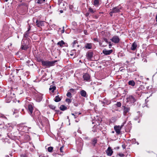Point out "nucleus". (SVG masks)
<instances>
[{
  "label": "nucleus",
  "instance_id": "obj_18",
  "mask_svg": "<svg viewBox=\"0 0 157 157\" xmlns=\"http://www.w3.org/2000/svg\"><path fill=\"white\" fill-rule=\"evenodd\" d=\"M30 128L26 126H24L23 127L22 130L23 131V132H26L27 131H29V129Z\"/></svg>",
  "mask_w": 157,
  "mask_h": 157
},
{
  "label": "nucleus",
  "instance_id": "obj_38",
  "mask_svg": "<svg viewBox=\"0 0 157 157\" xmlns=\"http://www.w3.org/2000/svg\"><path fill=\"white\" fill-rule=\"evenodd\" d=\"M108 44H109V48H111V47H112V44H111V43H110V42H109L108 43Z\"/></svg>",
  "mask_w": 157,
  "mask_h": 157
},
{
  "label": "nucleus",
  "instance_id": "obj_5",
  "mask_svg": "<svg viewBox=\"0 0 157 157\" xmlns=\"http://www.w3.org/2000/svg\"><path fill=\"white\" fill-rule=\"evenodd\" d=\"M136 101L135 98L132 96H129L127 98V102L130 103H134Z\"/></svg>",
  "mask_w": 157,
  "mask_h": 157
},
{
  "label": "nucleus",
  "instance_id": "obj_25",
  "mask_svg": "<svg viewBox=\"0 0 157 157\" xmlns=\"http://www.w3.org/2000/svg\"><path fill=\"white\" fill-rule=\"evenodd\" d=\"M56 87L55 86H53L52 87H50L49 88V90H51L52 92L53 93L54 92V90H56Z\"/></svg>",
  "mask_w": 157,
  "mask_h": 157
},
{
  "label": "nucleus",
  "instance_id": "obj_53",
  "mask_svg": "<svg viewBox=\"0 0 157 157\" xmlns=\"http://www.w3.org/2000/svg\"><path fill=\"white\" fill-rule=\"evenodd\" d=\"M81 114V113H79L78 114Z\"/></svg>",
  "mask_w": 157,
  "mask_h": 157
},
{
  "label": "nucleus",
  "instance_id": "obj_22",
  "mask_svg": "<svg viewBox=\"0 0 157 157\" xmlns=\"http://www.w3.org/2000/svg\"><path fill=\"white\" fill-rule=\"evenodd\" d=\"M67 107L64 105H61L60 107V109L61 110L64 111L67 109Z\"/></svg>",
  "mask_w": 157,
  "mask_h": 157
},
{
  "label": "nucleus",
  "instance_id": "obj_1",
  "mask_svg": "<svg viewBox=\"0 0 157 157\" xmlns=\"http://www.w3.org/2000/svg\"><path fill=\"white\" fill-rule=\"evenodd\" d=\"M126 123V122H123L122 124V125L121 126L120 125H118V126H115L114 127V129L115 130L116 132L118 134H119L121 132V130L122 128V127H123V126Z\"/></svg>",
  "mask_w": 157,
  "mask_h": 157
},
{
  "label": "nucleus",
  "instance_id": "obj_21",
  "mask_svg": "<svg viewBox=\"0 0 157 157\" xmlns=\"http://www.w3.org/2000/svg\"><path fill=\"white\" fill-rule=\"evenodd\" d=\"M65 44L63 40H61L57 43V44L59 45L60 47H62Z\"/></svg>",
  "mask_w": 157,
  "mask_h": 157
},
{
  "label": "nucleus",
  "instance_id": "obj_29",
  "mask_svg": "<svg viewBox=\"0 0 157 157\" xmlns=\"http://www.w3.org/2000/svg\"><path fill=\"white\" fill-rule=\"evenodd\" d=\"M68 103V104H69L71 102V99L69 98H67L65 100Z\"/></svg>",
  "mask_w": 157,
  "mask_h": 157
},
{
  "label": "nucleus",
  "instance_id": "obj_47",
  "mask_svg": "<svg viewBox=\"0 0 157 157\" xmlns=\"http://www.w3.org/2000/svg\"><path fill=\"white\" fill-rule=\"evenodd\" d=\"M84 32L85 34L86 35V31L85 30L84 31Z\"/></svg>",
  "mask_w": 157,
  "mask_h": 157
},
{
  "label": "nucleus",
  "instance_id": "obj_6",
  "mask_svg": "<svg viewBox=\"0 0 157 157\" xmlns=\"http://www.w3.org/2000/svg\"><path fill=\"white\" fill-rule=\"evenodd\" d=\"M111 40L115 43H118L120 41V39L118 36H115L111 39Z\"/></svg>",
  "mask_w": 157,
  "mask_h": 157
},
{
  "label": "nucleus",
  "instance_id": "obj_3",
  "mask_svg": "<svg viewBox=\"0 0 157 157\" xmlns=\"http://www.w3.org/2000/svg\"><path fill=\"white\" fill-rule=\"evenodd\" d=\"M121 9V8L120 6H117L116 7L113 8L112 11L109 13L110 15L111 16H112V13H116L119 12L120 11V9Z\"/></svg>",
  "mask_w": 157,
  "mask_h": 157
},
{
  "label": "nucleus",
  "instance_id": "obj_44",
  "mask_svg": "<svg viewBox=\"0 0 157 157\" xmlns=\"http://www.w3.org/2000/svg\"><path fill=\"white\" fill-rule=\"evenodd\" d=\"M60 13H63V10H60Z\"/></svg>",
  "mask_w": 157,
  "mask_h": 157
},
{
  "label": "nucleus",
  "instance_id": "obj_41",
  "mask_svg": "<svg viewBox=\"0 0 157 157\" xmlns=\"http://www.w3.org/2000/svg\"><path fill=\"white\" fill-rule=\"evenodd\" d=\"M119 155L121 157H123L124 156V155L122 153H119Z\"/></svg>",
  "mask_w": 157,
  "mask_h": 157
},
{
  "label": "nucleus",
  "instance_id": "obj_32",
  "mask_svg": "<svg viewBox=\"0 0 157 157\" xmlns=\"http://www.w3.org/2000/svg\"><path fill=\"white\" fill-rule=\"evenodd\" d=\"M49 108L52 109H54L56 108V107L53 105H49Z\"/></svg>",
  "mask_w": 157,
  "mask_h": 157
},
{
  "label": "nucleus",
  "instance_id": "obj_33",
  "mask_svg": "<svg viewBox=\"0 0 157 157\" xmlns=\"http://www.w3.org/2000/svg\"><path fill=\"white\" fill-rule=\"evenodd\" d=\"M67 96L68 97L71 98L72 97L71 94L70 92H68L67 94Z\"/></svg>",
  "mask_w": 157,
  "mask_h": 157
},
{
  "label": "nucleus",
  "instance_id": "obj_43",
  "mask_svg": "<svg viewBox=\"0 0 157 157\" xmlns=\"http://www.w3.org/2000/svg\"><path fill=\"white\" fill-rule=\"evenodd\" d=\"M74 118H77V115H75L74 116Z\"/></svg>",
  "mask_w": 157,
  "mask_h": 157
},
{
  "label": "nucleus",
  "instance_id": "obj_17",
  "mask_svg": "<svg viewBox=\"0 0 157 157\" xmlns=\"http://www.w3.org/2000/svg\"><path fill=\"white\" fill-rule=\"evenodd\" d=\"M99 0H93V4L96 6H98L99 5Z\"/></svg>",
  "mask_w": 157,
  "mask_h": 157
},
{
  "label": "nucleus",
  "instance_id": "obj_9",
  "mask_svg": "<svg viewBox=\"0 0 157 157\" xmlns=\"http://www.w3.org/2000/svg\"><path fill=\"white\" fill-rule=\"evenodd\" d=\"M84 80L88 81L90 79V77L89 75L87 73H85L83 75Z\"/></svg>",
  "mask_w": 157,
  "mask_h": 157
},
{
  "label": "nucleus",
  "instance_id": "obj_23",
  "mask_svg": "<svg viewBox=\"0 0 157 157\" xmlns=\"http://www.w3.org/2000/svg\"><path fill=\"white\" fill-rule=\"evenodd\" d=\"M60 98L58 97V96H56L54 99V101L56 102L60 101Z\"/></svg>",
  "mask_w": 157,
  "mask_h": 157
},
{
  "label": "nucleus",
  "instance_id": "obj_16",
  "mask_svg": "<svg viewBox=\"0 0 157 157\" xmlns=\"http://www.w3.org/2000/svg\"><path fill=\"white\" fill-rule=\"evenodd\" d=\"M137 45L136 43L135 42H134L132 44V46L131 47V49L132 50H134L136 49L137 47Z\"/></svg>",
  "mask_w": 157,
  "mask_h": 157
},
{
  "label": "nucleus",
  "instance_id": "obj_10",
  "mask_svg": "<svg viewBox=\"0 0 157 157\" xmlns=\"http://www.w3.org/2000/svg\"><path fill=\"white\" fill-rule=\"evenodd\" d=\"M123 108V114L124 115H125L126 114L128 113L129 110H130V108L129 107H125V106H123L122 107Z\"/></svg>",
  "mask_w": 157,
  "mask_h": 157
},
{
  "label": "nucleus",
  "instance_id": "obj_27",
  "mask_svg": "<svg viewBox=\"0 0 157 157\" xmlns=\"http://www.w3.org/2000/svg\"><path fill=\"white\" fill-rule=\"evenodd\" d=\"M30 28H29L28 30H27V31L25 33V34H24V36L25 37H27V36H28V34H29V33H28V32H29V31L30 30Z\"/></svg>",
  "mask_w": 157,
  "mask_h": 157
},
{
  "label": "nucleus",
  "instance_id": "obj_19",
  "mask_svg": "<svg viewBox=\"0 0 157 157\" xmlns=\"http://www.w3.org/2000/svg\"><path fill=\"white\" fill-rule=\"evenodd\" d=\"M80 94L82 96L84 97H86V92L84 90H82L80 92Z\"/></svg>",
  "mask_w": 157,
  "mask_h": 157
},
{
  "label": "nucleus",
  "instance_id": "obj_31",
  "mask_svg": "<svg viewBox=\"0 0 157 157\" xmlns=\"http://www.w3.org/2000/svg\"><path fill=\"white\" fill-rule=\"evenodd\" d=\"M64 148V146H62L60 148V151L61 153H62V155H63L64 154L63 152V149Z\"/></svg>",
  "mask_w": 157,
  "mask_h": 157
},
{
  "label": "nucleus",
  "instance_id": "obj_40",
  "mask_svg": "<svg viewBox=\"0 0 157 157\" xmlns=\"http://www.w3.org/2000/svg\"><path fill=\"white\" fill-rule=\"evenodd\" d=\"M21 157H27L25 154H22L21 155Z\"/></svg>",
  "mask_w": 157,
  "mask_h": 157
},
{
  "label": "nucleus",
  "instance_id": "obj_13",
  "mask_svg": "<svg viewBox=\"0 0 157 157\" xmlns=\"http://www.w3.org/2000/svg\"><path fill=\"white\" fill-rule=\"evenodd\" d=\"M93 54L92 52H89L86 54V57L88 59L90 60L93 57Z\"/></svg>",
  "mask_w": 157,
  "mask_h": 157
},
{
  "label": "nucleus",
  "instance_id": "obj_51",
  "mask_svg": "<svg viewBox=\"0 0 157 157\" xmlns=\"http://www.w3.org/2000/svg\"><path fill=\"white\" fill-rule=\"evenodd\" d=\"M8 0H5L6 2H7Z\"/></svg>",
  "mask_w": 157,
  "mask_h": 157
},
{
  "label": "nucleus",
  "instance_id": "obj_39",
  "mask_svg": "<svg viewBox=\"0 0 157 157\" xmlns=\"http://www.w3.org/2000/svg\"><path fill=\"white\" fill-rule=\"evenodd\" d=\"M21 48H22V49L25 50L27 48L26 47H25L23 46H21Z\"/></svg>",
  "mask_w": 157,
  "mask_h": 157
},
{
  "label": "nucleus",
  "instance_id": "obj_52",
  "mask_svg": "<svg viewBox=\"0 0 157 157\" xmlns=\"http://www.w3.org/2000/svg\"><path fill=\"white\" fill-rule=\"evenodd\" d=\"M146 61V60H145H145H144V62H145V61Z\"/></svg>",
  "mask_w": 157,
  "mask_h": 157
},
{
  "label": "nucleus",
  "instance_id": "obj_45",
  "mask_svg": "<svg viewBox=\"0 0 157 157\" xmlns=\"http://www.w3.org/2000/svg\"><path fill=\"white\" fill-rule=\"evenodd\" d=\"M155 19H156V21L157 22V14L156 15Z\"/></svg>",
  "mask_w": 157,
  "mask_h": 157
},
{
  "label": "nucleus",
  "instance_id": "obj_49",
  "mask_svg": "<svg viewBox=\"0 0 157 157\" xmlns=\"http://www.w3.org/2000/svg\"><path fill=\"white\" fill-rule=\"evenodd\" d=\"M72 115H73V116H74L75 115V114H74V113H72Z\"/></svg>",
  "mask_w": 157,
  "mask_h": 157
},
{
  "label": "nucleus",
  "instance_id": "obj_4",
  "mask_svg": "<svg viewBox=\"0 0 157 157\" xmlns=\"http://www.w3.org/2000/svg\"><path fill=\"white\" fill-rule=\"evenodd\" d=\"M10 95H11L10 96L7 95H6V101L7 103H10L15 97L14 94L11 93Z\"/></svg>",
  "mask_w": 157,
  "mask_h": 157
},
{
  "label": "nucleus",
  "instance_id": "obj_20",
  "mask_svg": "<svg viewBox=\"0 0 157 157\" xmlns=\"http://www.w3.org/2000/svg\"><path fill=\"white\" fill-rule=\"evenodd\" d=\"M128 84L129 85H131L132 86H134L135 85V82L133 80H131L128 82Z\"/></svg>",
  "mask_w": 157,
  "mask_h": 157
},
{
  "label": "nucleus",
  "instance_id": "obj_48",
  "mask_svg": "<svg viewBox=\"0 0 157 157\" xmlns=\"http://www.w3.org/2000/svg\"><path fill=\"white\" fill-rule=\"evenodd\" d=\"M88 15H89V13H87L86 14V16H87Z\"/></svg>",
  "mask_w": 157,
  "mask_h": 157
},
{
  "label": "nucleus",
  "instance_id": "obj_35",
  "mask_svg": "<svg viewBox=\"0 0 157 157\" xmlns=\"http://www.w3.org/2000/svg\"><path fill=\"white\" fill-rule=\"evenodd\" d=\"M89 11L92 13H93L94 12V11L93 9L91 8H89Z\"/></svg>",
  "mask_w": 157,
  "mask_h": 157
},
{
  "label": "nucleus",
  "instance_id": "obj_37",
  "mask_svg": "<svg viewBox=\"0 0 157 157\" xmlns=\"http://www.w3.org/2000/svg\"><path fill=\"white\" fill-rule=\"evenodd\" d=\"M64 27H63V29L61 30V33H64Z\"/></svg>",
  "mask_w": 157,
  "mask_h": 157
},
{
  "label": "nucleus",
  "instance_id": "obj_11",
  "mask_svg": "<svg viewBox=\"0 0 157 157\" xmlns=\"http://www.w3.org/2000/svg\"><path fill=\"white\" fill-rule=\"evenodd\" d=\"M106 153L108 155L111 156L113 153V151L111 148L109 147L106 151Z\"/></svg>",
  "mask_w": 157,
  "mask_h": 157
},
{
  "label": "nucleus",
  "instance_id": "obj_2",
  "mask_svg": "<svg viewBox=\"0 0 157 157\" xmlns=\"http://www.w3.org/2000/svg\"><path fill=\"white\" fill-rule=\"evenodd\" d=\"M42 64L43 65L47 67H50L54 65L55 62H50L48 61H42Z\"/></svg>",
  "mask_w": 157,
  "mask_h": 157
},
{
  "label": "nucleus",
  "instance_id": "obj_26",
  "mask_svg": "<svg viewBox=\"0 0 157 157\" xmlns=\"http://www.w3.org/2000/svg\"><path fill=\"white\" fill-rule=\"evenodd\" d=\"M53 149V147H49L48 148V151L49 152H52Z\"/></svg>",
  "mask_w": 157,
  "mask_h": 157
},
{
  "label": "nucleus",
  "instance_id": "obj_42",
  "mask_svg": "<svg viewBox=\"0 0 157 157\" xmlns=\"http://www.w3.org/2000/svg\"><path fill=\"white\" fill-rule=\"evenodd\" d=\"M99 45L100 46H102V43L101 42H99Z\"/></svg>",
  "mask_w": 157,
  "mask_h": 157
},
{
  "label": "nucleus",
  "instance_id": "obj_28",
  "mask_svg": "<svg viewBox=\"0 0 157 157\" xmlns=\"http://www.w3.org/2000/svg\"><path fill=\"white\" fill-rule=\"evenodd\" d=\"M97 142V140L95 138L92 141V144L94 146Z\"/></svg>",
  "mask_w": 157,
  "mask_h": 157
},
{
  "label": "nucleus",
  "instance_id": "obj_50",
  "mask_svg": "<svg viewBox=\"0 0 157 157\" xmlns=\"http://www.w3.org/2000/svg\"><path fill=\"white\" fill-rule=\"evenodd\" d=\"M36 20V19H33V21H34V20Z\"/></svg>",
  "mask_w": 157,
  "mask_h": 157
},
{
  "label": "nucleus",
  "instance_id": "obj_7",
  "mask_svg": "<svg viewBox=\"0 0 157 157\" xmlns=\"http://www.w3.org/2000/svg\"><path fill=\"white\" fill-rule=\"evenodd\" d=\"M42 99V95L40 94H38L36 96V100L37 102H40Z\"/></svg>",
  "mask_w": 157,
  "mask_h": 157
},
{
  "label": "nucleus",
  "instance_id": "obj_14",
  "mask_svg": "<svg viewBox=\"0 0 157 157\" xmlns=\"http://www.w3.org/2000/svg\"><path fill=\"white\" fill-rule=\"evenodd\" d=\"M93 44L92 43H87L85 45V48L88 49L92 48V45Z\"/></svg>",
  "mask_w": 157,
  "mask_h": 157
},
{
  "label": "nucleus",
  "instance_id": "obj_8",
  "mask_svg": "<svg viewBox=\"0 0 157 157\" xmlns=\"http://www.w3.org/2000/svg\"><path fill=\"white\" fill-rule=\"evenodd\" d=\"M112 49L108 50L106 49H104L102 51L103 53L105 55H109L111 53L113 52Z\"/></svg>",
  "mask_w": 157,
  "mask_h": 157
},
{
  "label": "nucleus",
  "instance_id": "obj_46",
  "mask_svg": "<svg viewBox=\"0 0 157 157\" xmlns=\"http://www.w3.org/2000/svg\"><path fill=\"white\" fill-rule=\"evenodd\" d=\"M121 68H120V69H119V70H120V71H122V70H123V69H121Z\"/></svg>",
  "mask_w": 157,
  "mask_h": 157
},
{
  "label": "nucleus",
  "instance_id": "obj_24",
  "mask_svg": "<svg viewBox=\"0 0 157 157\" xmlns=\"http://www.w3.org/2000/svg\"><path fill=\"white\" fill-rule=\"evenodd\" d=\"M45 2V0H37V3L38 4L43 3Z\"/></svg>",
  "mask_w": 157,
  "mask_h": 157
},
{
  "label": "nucleus",
  "instance_id": "obj_34",
  "mask_svg": "<svg viewBox=\"0 0 157 157\" xmlns=\"http://www.w3.org/2000/svg\"><path fill=\"white\" fill-rule=\"evenodd\" d=\"M117 106L118 107H120L121 105V104L120 102H117L116 104Z\"/></svg>",
  "mask_w": 157,
  "mask_h": 157
},
{
  "label": "nucleus",
  "instance_id": "obj_30",
  "mask_svg": "<svg viewBox=\"0 0 157 157\" xmlns=\"http://www.w3.org/2000/svg\"><path fill=\"white\" fill-rule=\"evenodd\" d=\"M77 43V42L76 40H74V42L72 43L71 44L72 46L73 47H74L75 45Z\"/></svg>",
  "mask_w": 157,
  "mask_h": 157
},
{
  "label": "nucleus",
  "instance_id": "obj_36",
  "mask_svg": "<svg viewBox=\"0 0 157 157\" xmlns=\"http://www.w3.org/2000/svg\"><path fill=\"white\" fill-rule=\"evenodd\" d=\"M103 40L104 41H105V42H106L107 43H108L109 42H108L107 39L106 38H103Z\"/></svg>",
  "mask_w": 157,
  "mask_h": 157
},
{
  "label": "nucleus",
  "instance_id": "obj_15",
  "mask_svg": "<svg viewBox=\"0 0 157 157\" xmlns=\"http://www.w3.org/2000/svg\"><path fill=\"white\" fill-rule=\"evenodd\" d=\"M28 110L30 112V114H31L33 113V107L31 105H29L28 107Z\"/></svg>",
  "mask_w": 157,
  "mask_h": 157
},
{
  "label": "nucleus",
  "instance_id": "obj_12",
  "mask_svg": "<svg viewBox=\"0 0 157 157\" xmlns=\"http://www.w3.org/2000/svg\"><path fill=\"white\" fill-rule=\"evenodd\" d=\"M36 25L38 27H40L44 25V22L42 21H38L37 20H36Z\"/></svg>",
  "mask_w": 157,
  "mask_h": 157
}]
</instances>
